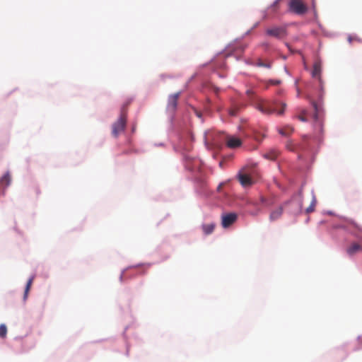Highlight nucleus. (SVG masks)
Returning a JSON list of instances; mask_svg holds the SVG:
<instances>
[{"label": "nucleus", "mask_w": 362, "mask_h": 362, "mask_svg": "<svg viewBox=\"0 0 362 362\" xmlns=\"http://www.w3.org/2000/svg\"><path fill=\"white\" fill-rule=\"evenodd\" d=\"M242 141L237 136H228V139L227 141L228 147L230 148H235L241 146Z\"/></svg>", "instance_id": "obj_13"}, {"label": "nucleus", "mask_w": 362, "mask_h": 362, "mask_svg": "<svg viewBox=\"0 0 362 362\" xmlns=\"http://www.w3.org/2000/svg\"><path fill=\"white\" fill-rule=\"evenodd\" d=\"M301 190L293 193L290 199L282 203L289 216L297 217L303 213V197H301Z\"/></svg>", "instance_id": "obj_1"}, {"label": "nucleus", "mask_w": 362, "mask_h": 362, "mask_svg": "<svg viewBox=\"0 0 362 362\" xmlns=\"http://www.w3.org/2000/svg\"><path fill=\"white\" fill-rule=\"evenodd\" d=\"M182 93V90L170 94L168 98V104L165 109V112L168 116V126L167 132L168 134L175 132V119L176 115V110L178 105V98Z\"/></svg>", "instance_id": "obj_2"}, {"label": "nucleus", "mask_w": 362, "mask_h": 362, "mask_svg": "<svg viewBox=\"0 0 362 362\" xmlns=\"http://www.w3.org/2000/svg\"><path fill=\"white\" fill-rule=\"evenodd\" d=\"M11 182L10 173L7 170L0 178V197L5 195L6 189L10 185Z\"/></svg>", "instance_id": "obj_10"}, {"label": "nucleus", "mask_w": 362, "mask_h": 362, "mask_svg": "<svg viewBox=\"0 0 362 362\" xmlns=\"http://www.w3.org/2000/svg\"><path fill=\"white\" fill-rule=\"evenodd\" d=\"M278 132L280 135H281L283 136H287V135H288L287 132L282 129H279Z\"/></svg>", "instance_id": "obj_35"}, {"label": "nucleus", "mask_w": 362, "mask_h": 362, "mask_svg": "<svg viewBox=\"0 0 362 362\" xmlns=\"http://www.w3.org/2000/svg\"><path fill=\"white\" fill-rule=\"evenodd\" d=\"M346 222L352 225L356 230L362 233V227L359 226L354 219L350 218H346Z\"/></svg>", "instance_id": "obj_21"}, {"label": "nucleus", "mask_w": 362, "mask_h": 362, "mask_svg": "<svg viewBox=\"0 0 362 362\" xmlns=\"http://www.w3.org/2000/svg\"><path fill=\"white\" fill-rule=\"evenodd\" d=\"M196 76V74H193L189 78V80L187 81L186 85H187L189 83H190L195 77Z\"/></svg>", "instance_id": "obj_46"}, {"label": "nucleus", "mask_w": 362, "mask_h": 362, "mask_svg": "<svg viewBox=\"0 0 362 362\" xmlns=\"http://www.w3.org/2000/svg\"><path fill=\"white\" fill-rule=\"evenodd\" d=\"M259 21L256 22V23L252 25V27L250 29H251L252 30H254L255 28H256L259 25Z\"/></svg>", "instance_id": "obj_48"}, {"label": "nucleus", "mask_w": 362, "mask_h": 362, "mask_svg": "<svg viewBox=\"0 0 362 362\" xmlns=\"http://www.w3.org/2000/svg\"><path fill=\"white\" fill-rule=\"evenodd\" d=\"M298 160H302V159H303V156H302V155H300V154H298Z\"/></svg>", "instance_id": "obj_63"}, {"label": "nucleus", "mask_w": 362, "mask_h": 362, "mask_svg": "<svg viewBox=\"0 0 362 362\" xmlns=\"http://www.w3.org/2000/svg\"><path fill=\"white\" fill-rule=\"evenodd\" d=\"M288 50H289V52H290L291 53H296V52H298L297 51L293 50L291 47H289V48H288Z\"/></svg>", "instance_id": "obj_53"}, {"label": "nucleus", "mask_w": 362, "mask_h": 362, "mask_svg": "<svg viewBox=\"0 0 362 362\" xmlns=\"http://www.w3.org/2000/svg\"><path fill=\"white\" fill-rule=\"evenodd\" d=\"M337 229H341V230H343L345 233H348V234H350V235H353V236H354V237H355V238H358V235L356 233H354V232L351 231V230L348 228V226H345V225H344V224H334V225H333V226H332V230H337Z\"/></svg>", "instance_id": "obj_17"}, {"label": "nucleus", "mask_w": 362, "mask_h": 362, "mask_svg": "<svg viewBox=\"0 0 362 362\" xmlns=\"http://www.w3.org/2000/svg\"><path fill=\"white\" fill-rule=\"evenodd\" d=\"M313 12L314 17H315V18H317V13L316 9L313 10Z\"/></svg>", "instance_id": "obj_52"}, {"label": "nucleus", "mask_w": 362, "mask_h": 362, "mask_svg": "<svg viewBox=\"0 0 362 362\" xmlns=\"http://www.w3.org/2000/svg\"><path fill=\"white\" fill-rule=\"evenodd\" d=\"M284 211V207L280 205L276 210L272 211L269 214L270 221H274L281 217Z\"/></svg>", "instance_id": "obj_14"}, {"label": "nucleus", "mask_w": 362, "mask_h": 362, "mask_svg": "<svg viewBox=\"0 0 362 362\" xmlns=\"http://www.w3.org/2000/svg\"><path fill=\"white\" fill-rule=\"evenodd\" d=\"M339 218L343 219L346 221V218H348V217L344 216H338Z\"/></svg>", "instance_id": "obj_58"}, {"label": "nucleus", "mask_w": 362, "mask_h": 362, "mask_svg": "<svg viewBox=\"0 0 362 362\" xmlns=\"http://www.w3.org/2000/svg\"><path fill=\"white\" fill-rule=\"evenodd\" d=\"M228 115L231 117H235L237 115V110H228Z\"/></svg>", "instance_id": "obj_34"}, {"label": "nucleus", "mask_w": 362, "mask_h": 362, "mask_svg": "<svg viewBox=\"0 0 362 362\" xmlns=\"http://www.w3.org/2000/svg\"><path fill=\"white\" fill-rule=\"evenodd\" d=\"M176 135H177V139L179 141V142L180 143V144L181 145H182V144L185 145L184 144V137H183V136L180 133H179V132H177L176 134Z\"/></svg>", "instance_id": "obj_29"}, {"label": "nucleus", "mask_w": 362, "mask_h": 362, "mask_svg": "<svg viewBox=\"0 0 362 362\" xmlns=\"http://www.w3.org/2000/svg\"><path fill=\"white\" fill-rule=\"evenodd\" d=\"M127 143L128 144H130L132 143V140H131V139L128 138V139H127Z\"/></svg>", "instance_id": "obj_64"}, {"label": "nucleus", "mask_w": 362, "mask_h": 362, "mask_svg": "<svg viewBox=\"0 0 362 362\" xmlns=\"http://www.w3.org/2000/svg\"><path fill=\"white\" fill-rule=\"evenodd\" d=\"M211 104H212V102H211V99H210V98H207L206 99V105H211Z\"/></svg>", "instance_id": "obj_47"}, {"label": "nucleus", "mask_w": 362, "mask_h": 362, "mask_svg": "<svg viewBox=\"0 0 362 362\" xmlns=\"http://www.w3.org/2000/svg\"><path fill=\"white\" fill-rule=\"evenodd\" d=\"M305 184H306V182L303 181L301 183L300 187L298 188V189L297 191V192H299L300 190H301V194H300L301 197H303V188H304V186L305 185Z\"/></svg>", "instance_id": "obj_30"}, {"label": "nucleus", "mask_w": 362, "mask_h": 362, "mask_svg": "<svg viewBox=\"0 0 362 362\" xmlns=\"http://www.w3.org/2000/svg\"><path fill=\"white\" fill-rule=\"evenodd\" d=\"M126 127V118L120 115L119 118L112 124V135L117 138L119 134L124 132Z\"/></svg>", "instance_id": "obj_7"}, {"label": "nucleus", "mask_w": 362, "mask_h": 362, "mask_svg": "<svg viewBox=\"0 0 362 362\" xmlns=\"http://www.w3.org/2000/svg\"><path fill=\"white\" fill-rule=\"evenodd\" d=\"M104 340H105L104 339H99V340H97V341H94L93 343L101 342V341H103Z\"/></svg>", "instance_id": "obj_62"}, {"label": "nucleus", "mask_w": 362, "mask_h": 362, "mask_svg": "<svg viewBox=\"0 0 362 362\" xmlns=\"http://www.w3.org/2000/svg\"><path fill=\"white\" fill-rule=\"evenodd\" d=\"M357 252H362V247L358 243H353L347 249L346 252L349 255L351 256Z\"/></svg>", "instance_id": "obj_15"}, {"label": "nucleus", "mask_w": 362, "mask_h": 362, "mask_svg": "<svg viewBox=\"0 0 362 362\" xmlns=\"http://www.w3.org/2000/svg\"><path fill=\"white\" fill-rule=\"evenodd\" d=\"M309 8L303 0H289L288 2V12L297 16H303L308 13Z\"/></svg>", "instance_id": "obj_4"}, {"label": "nucleus", "mask_w": 362, "mask_h": 362, "mask_svg": "<svg viewBox=\"0 0 362 362\" xmlns=\"http://www.w3.org/2000/svg\"><path fill=\"white\" fill-rule=\"evenodd\" d=\"M192 110H193V112H194V115H196V117H198V118L200 119V121H201V122H202V123H204V117H203L202 113L200 111H199V110H198L195 107H194V106H192Z\"/></svg>", "instance_id": "obj_23"}, {"label": "nucleus", "mask_w": 362, "mask_h": 362, "mask_svg": "<svg viewBox=\"0 0 362 362\" xmlns=\"http://www.w3.org/2000/svg\"><path fill=\"white\" fill-rule=\"evenodd\" d=\"M323 214H327V215H329V216H335L336 215L335 213L332 210L324 211Z\"/></svg>", "instance_id": "obj_36"}, {"label": "nucleus", "mask_w": 362, "mask_h": 362, "mask_svg": "<svg viewBox=\"0 0 362 362\" xmlns=\"http://www.w3.org/2000/svg\"><path fill=\"white\" fill-rule=\"evenodd\" d=\"M129 325L125 326V327H124V330H123V332H122V337H123V338H124V339H127V329H129Z\"/></svg>", "instance_id": "obj_32"}, {"label": "nucleus", "mask_w": 362, "mask_h": 362, "mask_svg": "<svg viewBox=\"0 0 362 362\" xmlns=\"http://www.w3.org/2000/svg\"><path fill=\"white\" fill-rule=\"evenodd\" d=\"M223 184V182H221V183H219V185L217 186V189H216V190H217L218 192H219V191L221 190V187H222Z\"/></svg>", "instance_id": "obj_50"}, {"label": "nucleus", "mask_w": 362, "mask_h": 362, "mask_svg": "<svg viewBox=\"0 0 362 362\" xmlns=\"http://www.w3.org/2000/svg\"><path fill=\"white\" fill-rule=\"evenodd\" d=\"M126 348H127V350H126V352H125V355L127 356H128L129 354V344L127 343L126 344Z\"/></svg>", "instance_id": "obj_42"}, {"label": "nucleus", "mask_w": 362, "mask_h": 362, "mask_svg": "<svg viewBox=\"0 0 362 362\" xmlns=\"http://www.w3.org/2000/svg\"><path fill=\"white\" fill-rule=\"evenodd\" d=\"M324 92H320L317 96V101H315L320 107H323Z\"/></svg>", "instance_id": "obj_26"}, {"label": "nucleus", "mask_w": 362, "mask_h": 362, "mask_svg": "<svg viewBox=\"0 0 362 362\" xmlns=\"http://www.w3.org/2000/svg\"><path fill=\"white\" fill-rule=\"evenodd\" d=\"M281 106L282 109L279 111H277L276 108L271 105H267L266 106H264L262 105H257L256 108L263 114L272 115L274 112H276L279 115H281L284 113L286 104L285 103H282Z\"/></svg>", "instance_id": "obj_8"}, {"label": "nucleus", "mask_w": 362, "mask_h": 362, "mask_svg": "<svg viewBox=\"0 0 362 362\" xmlns=\"http://www.w3.org/2000/svg\"><path fill=\"white\" fill-rule=\"evenodd\" d=\"M215 226H216V224L213 222L210 223L209 224L203 223L202 225V228L203 231L205 235L211 234L214 231Z\"/></svg>", "instance_id": "obj_19"}, {"label": "nucleus", "mask_w": 362, "mask_h": 362, "mask_svg": "<svg viewBox=\"0 0 362 362\" xmlns=\"http://www.w3.org/2000/svg\"><path fill=\"white\" fill-rule=\"evenodd\" d=\"M7 334V327L6 324L1 323L0 325V337L4 339L6 337Z\"/></svg>", "instance_id": "obj_22"}, {"label": "nucleus", "mask_w": 362, "mask_h": 362, "mask_svg": "<svg viewBox=\"0 0 362 362\" xmlns=\"http://www.w3.org/2000/svg\"><path fill=\"white\" fill-rule=\"evenodd\" d=\"M264 157L267 159H272L270 154L266 153L264 155Z\"/></svg>", "instance_id": "obj_51"}, {"label": "nucleus", "mask_w": 362, "mask_h": 362, "mask_svg": "<svg viewBox=\"0 0 362 362\" xmlns=\"http://www.w3.org/2000/svg\"><path fill=\"white\" fill-rule=\"evenodd\" d=\"M286 148H287L288 150H290V151H294V148H293V144H292L291 141H290V144H288L286 145Z\"/></svg>", "instance_id": "obj_37"}, {"label": "nucleus", "mask_w": 362, "mask_h": 362, "mask_svg": "<svg viewBox=\"0 0 362 362\" xmlns=\"http://www.w3.org/2000/svg\"><path fill=\"white\" fill-rule=\"evenodd\" d=\"M311 7H312V10L316 9L315 0H311Z\"/></svg>", "instance_id": "obj_45"}, {"label": "nucleus", "mask_w": 362, "mask_h": 362, "mask_svg": "<svg viewBox=\"0 0 362 362\" xmlns=\"http://www.w3.org/2000/svg\"><path fill=\"white\" fill-rule=\"evenodd\" d=\"M354 40H357V41H358V42H362V40H361V39H360V38H358V37H357V35H355V37H354Z\"/></svg>", "instance_id": "obj_57"}, {"label": "nucleus", "mask_w": 362, "mask_h": 362, "mask_svg": "<svg viewBox=\"0 0 362 362\" xmlns=\"http://www.w3.org/2000/svg\"><path fill=\"white\" fill-rule=\"evenodd\" d=\"M269 43H268V42H263V43L262 44V46L265 47H269Z\"/></svg>", "instance_id": "obj_56"}, {"label": "nucleus", "mask_w": 362, "mask_h": 362, "mask_svg": "<svg viewBox=\"0 0 362 362\" xmlns=\"http://www.w3.org/2000/svg\"><path fill=\"white\" fill-rule=\"evenodd\" d=\"M267 18V10L264 11V13H263V18Z\"/></svg>", "instance_id": "obj_61"}, {"label": "nucleus", "mask_w": 362, "mask_h": 362, "mask_svg": "<svg viewBox=\"0 0 362 362\" xmlns=\"http://www.w3.org/2000/svg\"><path fill=\"white\" fill-rule=\"evenodd\" d=\"M188 134H189V136L190 139H191L192 140H193V139H194V136H193V134H192L191 132H188Z\"/></svg>", "instance_id": "obj_59"}, {"label": "nucleus", "mask_w": 362, "mask_h": 362, "mask_svg": "<svg viewBox=\"0 0 362 362\" xmlns=\"http://www.w3.org/2000/svg\"><path fill=\"white\" fill-rule=\"evenodd\" d=\"M154 146H157V147H160V146H164L165 144L163 142L156 143V144H154Z\"/></svg>", "instance_id": "obj_44"}, {"label": "nucleus", "mask_w": 362, "mask_h": 362, "mask_svg": "<svg viewBox=\"0 0 362 362\" xmlns=\"http://www.w3.org/2000/svg\"><path fill=\"white\" fill-rule=\"evenodd\" d=\"M242 170L243 169L240 170L236 175V178L239 181L240 184L243 187L252 186L255 183L254 179L250 175L243 174Z\"/></svg>", "instance_id": "obj_9"}, {"label": "nucleus", "mask_w": 362, "mask_h": 362, "mask_svg": "<svg viewBox=\"0 0 362 362\" xmlns=\"http://www.w3.org/2000/svg\"><path fill=\"white\" fill-rule=\"evenodd\" d=\"M34 277H35V275H32L28 278V279L27 280L26 284L25 285L24 290H28V291L30 290L32 284L33 282Z\"/></svg>", "instance_id": "obj_25"}, {"label": "nucleus", "mask_w": 362, "mask_h": 362, "mask_svg": "<svg viewBox=\"0 0 362 362\" xmlns=\"http://www.w3.org/2000/svg\"><path fill=\"white\" fill-rule=\"evenodd\" d=\"M311 194H312V199H311V202L310 203V205L305 209V213L308 214L310 213H312L315 211V206H316V204H317V199H316V197L315 195V193H314V191L312 190L311 192Z\"/></svg>", "instance_id": "obj_16"}, {"label": "nucleus", "mask_w": 362, "mask_h": 362, "mask_svg": "<svg viewBox=\"0 0 362 362\" xmlns=\"http://www.w3.org/2000/svg\"><path fill=\"white\" fill-rule=\"evenodd\" d=\"M238 218L236 212H223L221 216V226L223 228H228L237 221Z\"/></svg>", "instance_id": "obj_6"}, {"label": "nucleus", "mask_w": 362, "mask_h": 362, "mask_svg": "<svg viewBox=\"0 0 362 362\" xmlns=\"http://www.w3.org/2000/svg\"><path fill=\"white\" fill-rule=\"evenodd\" d=\"M322 71L321 69V60H316L313 66V71H311V76L313 78L316 77L317 75L320 74Z\"/></svg>", "instance_id": "obj_18"}, {"label": "nucleus", "mask_w": 362, "mask_h": 362, "mask_svg": "<svg viewBox=\"0 0 362 362\" xmlns=\"http://www.w3.org/2000/svg\"><path fill=\"white\" fill-rule=\"evenodd\" d=\"M308 139H309V136L308 134L303 135V144H302L303 146H302V148L305 151H311L313 150V148L310 146Z\"/></svg>", "instance_id": "obj_20"}, {"label": "nucleus", "mask_w": 362, "mask_h": 362, "mask_svg": "<svg viewBox=\"0 0 362 362\" xmlns=\"http://www.w3.org/2000/svg\"><path fill=\"white\" fill-rule=\"evenodd\" d=\"M142 265V264H138L136 265H133V266H130V267H126L124 269H123L122 271H121V273L119 274V280L120 282H122L124 281V272L129 269V268H132V267H139Z\"/></svg>", "instance_id": "obj_24"}, {"label": "nucleus", "mask_w": 362, "mask_h": 362, "mask_svg": "<svg viewBox=\"0 0 362 362\" xmlns=\"http://www.w3.org/2000/svg\"><path fill=\"white\" fill-rule=\"evenodd\" d=\"M265 34L278 40H281L287 36L288 31L286 26H274L267 28L265 30Z\"/></svg>", "instance_id": "obj_5"}, {"label": "nucleus", "mask_w": 362, "mask_h": 362, "mask_svg": "<svg viewBox=\"0 0 362 362\" xmlns=\"http://www.w3.org/2000/svg\"><path fill=\"white\" fill-rule=\"evenodd\" d=\"M317 25H318V28H319L322 31H324V28H323L322 25L319 21H317Z\"/></svg>", "instance_id": "obj_49"}, {"label": "nucleus", "mask_w": 362, "mask_h": 362, "mask_svg": "<svg viewBox=\"0 0 362 362\" xmlns=\"http://www.w3.org/2000/svg\"><path fill=\"white\" fill-rule=\"evenodd\" d=\"M268 83H269V84L272 85V86H278L281 83V81L279 79L271 78V79H269Z\"/></svg>", "instance_id": "obj_28"}, {"label": "nucleus", "mask_w": 362, "mask_h": 362, "mask_svg": "<svg viewBox=\"0 0 362 362\" xmlns=\"http://www.w3.org/2000/svg\"><path fill=\"white\" fill-rule=\"evenodd\" d=\"M243 134L245 138L252 139L258 143H261L265 136L264 134L253 129L244 132Z\"/></svg>", "instance_id": "obj_11"}, {"label": "nucleus", "mask_w": 362, "mask_h": 362, "mask_svg": "<svg viewBox=\"0 0 362 362\" xmlns=\"http://www.w3.org/2000/svg\"><path fill=\"white\" fill-rule=\"evenodd\" d=\"M284 72L289 76H291V72L288 71V69H287L286 66H284Z\"/></svg>", "instance_id": "obj_41"}, {"label": "nucleus", "mask_w": 362, "mask_h": 362, "mask_svg": "<svg viewBox=\"0 0 362 362\" xmlns=\"http://www.w3.org/2000/svg\"><path fill=\"white\" fill-rule=\"evenodd\" d=\"M298 119L303 122H308V119L305 117H303V116H298Z\"/></svg>", "instance_id": "obj_38"}, {"label": "nucleus", "mask_w": 362, "mask_h": 362, "mask_svg": "<svg viewBox=\"0 0 362 362\" xmlns=\"http://www.w3.org/2000/svg\"><path fill=\"white\" fill-rule=\"evenodd\" d=\"M325 223V220H322V221H319L318 225H322Z\"/></svg>", "instance_id": "obj_60"}, {"label": "nucleus", "mask_w": 362, "mask_h": 362, "mask_svg": "<svg viewBox=\"0 0 362 362\" xmlns=\"http://www.w3.org/2000/svg\"><path fill=\"white\" fill-rule=\"evenodd\" d=\"M310 216H308V217L305 218V221H304V222H305V224L308 223H309V221H310Z\"/></svg>", "instance_id": "obj_55"}, {"label": "nucleus", "mask_w": 362, "mask_h": 362, "mask_svg": "<svg viewBox=\"0 0 362 362\" xmlns=\"http://www.w3.org/2000/svg\"><path fill=\"white\" fill-rule=\"evenodd\" d=\"M29 292H30V291L24 290L23 295V302H25L27 300Z\"/></svg>", "instance_id": "obj_31"}, {"label": "nucleus", "mask_w": 362, "mask_h": 362, "mask_svg": "<svg viewBox=\"0 0 362 362\" xmlns=\"http://www.w3.org/2000/svg\"><path fill=\"white\" fill-rule=\"evenodd\" d=\"M310 104L314 109L313 114V129L315 132L323 134L324 125L322 117L325 115L324 107H320L315 100H311Z\"/></svg>", "instance_id": "obj_3"}, {"label": "nucleus", "mask_w": 362, "mask_h": 362, "mask_svg": "<svg viewBox=\"0 0 362 362\" xmlns=\"http://www.w3.org/2000/svg\"><path fill=\"white\" fill-rule=\"evenodd\" d=\"M260 202L262 204H266L267 203V199L265 198L264 197L262 196L260 197Z\"/></svg>", "instance_id": "obj_39"}, {"label": "nucleus", "mask_w": 362, "mask_h": 362, "mask_svg": "<svg viewBox=\"0 0 362 362\" xmlns=\"http://www.w3.org/2000/svg\"><path fill=\"white\" fill-rule=\"evenodd\" d=\"M354 39V37H353L352 35H349L348 36L347 41L349 42V43L351 44Z\"/></svg>", "instance_id": "obj_43"}, {"label": "nucleus", "mask_w": 362, "mask_h": 362, "mask_svg": "<svg viewBox=\"0 0 362 362\" xmlns=\"http://www.w3.org/2000/svg\"><path fill=\"white\" fill-rule=\"evenodd\" d=\"M288 50H289V52H290L291 53H296V52H298L297 51L293 50L291 47H289V48H288Z\"/></svg>", "instance_id": "obj_54"}, {"label": "nucleus", "mask_w": 362, "mask_h": 362, "mask_svg": "<svg viewBox=\"0 0 362 362\" xmlns=\"http://www.w3.org/2000/svg\"><path fill=\"white\" fill-rule=\"evenodd\" d=\"M257 66L259 67H264L267 69H270L272 67L271 63H265L262 61L259 60L258 62H257Z\"/></svg>", "instance_id": "obj_27"}, {"label": "nucleus", "mask_w": 362, "mask_h": 362, "mask_svg": "<svg viewBox=\"0 0 362 362\" xmlns=\"http://www.w3.org/2000/svg\"><path fill=\"white\" fill-rule=\"evenodd\" d=\"M252 30L251 29H249L247 30L243 35L240 38H236L233 40V42H230L229 44H228L221 52H219L218 53H217L213 58H211L208 62L206 63H204L202 65V67H204L206 66H207L209 63H211L215 58L216 56L221 54V53H223L225 50H226L228 47H230V46H232L233 45L234 42H236L237 41H238L240 39H243L244 38L245 36L248 35L250 33H251Z\"/></svg>", "instance_id": "obj_12"}, {"label": "nucleus", "mask_w": 362, "mask_h": 362, "mask_svg": "<svg viewBox=\"0 0 362 362\" xmlns=\"http://www.w3.org/2000/svg\"><path fill=\"white\" fill-rule=\"evenodd\" d=\"M319 83H320V91L324 92V87H323V81L321 77H319L318 78Z\"/></svg>", "instance_id": "obj_33"}, {"label": "nucleus", "mask_w": 362, "mask_h": 362, "mask_svg": "<svg viewBox=\"0 0 362 362\" xmlns=\"http://www.w3.org/2000/svg\"><path fill=\"white\" fill-rule=\"evenodd\" d=\"M204 110H205V111H206L208 112H211V105H205Z\"/></svg>", "instance_id": "obj_40"}]
</instances>
